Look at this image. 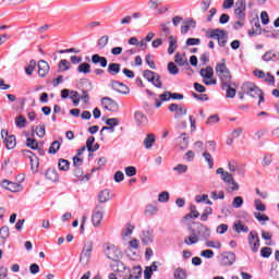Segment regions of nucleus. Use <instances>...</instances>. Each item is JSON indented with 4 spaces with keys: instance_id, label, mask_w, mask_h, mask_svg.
<instances>
[{
    "instance_id": "a19ab883",
    "label": "nucleus",
    "mask_w": 279,
    "mask_h": 279,
    "mask_svg": "<svg viewBox=\"0 0 279 279\" xmlns=\"http://www.w3.org/2000/svg\"><path fill=\"white\" fill-rule=\"evenodd\" d=\"M203 158H205L206 162L208 163L209 169H213L215 167V160H213V156L208 151L203 153Z\"/></svg>"
},
{
    "instance_id": "ea45409f",
    "label": "nucleus",
    "mask_w": 279,
    "mask_h": 279,
    "mask_svg": "<svg viewBox=\"0 0 279 279\" xmlns=\"http://www.w3.org/2000/svg\"><path fill=\"white\" fill-rule=\"evenodd\" d=\"M168 73H170V75H178L180 73V69L171 61L168 63Z\"/></svg>"
},
{
    "instance_id": "dca6fc26",
    "label": "nucleus",
    "mask_w": 279,
    "mask_h": 279,
    "mask_svg": "<svg viewBox=\"0 0 279 279\" xmlns=\"http://www.w3.org/2000/svg\"><path fill=\"white\" fill-rule=\"evenodd\" d=\"M262 60L264 62H278L279 61V51L278 50H268L263 54Z\"/></svg>"
},
{
    "instance_id": "8fccbe9b",
    "label": "nucleus",
    "mask_w": 279,
    "mask_h": 279,
    "mask_svg": "<svg viewBox=\"0 0 279 279\" xmlns=\"http://www.w3.org/2000/svg\"><path fill=\"white\" fill-rule=\"evenodd\" d=\"M27 123V119L23 116H19L15 118V125L16 128H25V124Z\"/></svg>"
},
{
    "instance_id": "5701e85b",
    "label": "nucleus",
    "mask_w": 279,
    "mask_h": 279,
    "mask_svg": "<svg viewBox=\"0 0 279 279\" xmlns=\"http://www.w3.org/2000/svg\"><path fill=\"white\" fill-rule=\"evenodd\" d=\"M94 144H95V136H89L86 141V147H87V151H89V154H93V153L97 151V149H99V144H95V145Z\"/></svg>"
},
{
    "instance_id": "c85d7f7f",
    "label": "nucleus",
    "mask_w": 279,
    "mask_h": 279,
    "mask_svg": "<svg viewBox=\"0 0 279 279\" xmlns=\"http://www.w3.org/2000/svg\"><path fill=\"white\" fill-rule=\"evenodd\" d=\"M99 204H106V202H110V190H102L98 194Z\"/></svg>"
},
{
    "instance_id": "72a5a7b5",
    "label": "nucleus",
    "mask_w": 279,
    "mask_h": 279,
    "mask_svg": "<svg viewBox=\"0 0 279 279\" xmlns=\"http://www.w3.org/2000/svg\"><path fill=\"white\" fill-rule=\"evenodd\" d=\"M109 41H110V37L108 35L101 36L97 40V48L98 49H106V46L108 45Z\"/></svg>"
},
{
    "instance_id": "9d476101",
    "label": "nucleus",
    "mask_w": 279,
    "mask_h": 279,
    "mask_svg": "<svg viewBox=\"0 0 279 279\" xmlns=\"http://www.w3.org/2000/svg\"><path fill=\"white\" fill-rule=\"evenodd\" d=\"M104 221V206L97 205L92 215V223L95 228Z\"/></svg>"
},
{
    "instance_id": "393cba45",
    "label": "nucleus",
    "mask_w": 279,
    "mask_h": 279,
    "mask_svg": "<svg viewBox=\"0 0 279 279\" xmlns=\"http://www.w3.org/2000/svg\"><path fill=\"white\" fill-rule=\"evenodd\" d=\"M199 73L201 77H204L205 80H213V76L215 75V70H213V66H207L205 69H201Z\"/></svg>"
},
{
    "instance_id": "412c9836",
    "label": "nucleus",
    "mask_w": 279,
    "mask_h": 279,
    "mask_svg": "<svg viewBox=\"0 0 279 279\" xmlns=\"http://www.w3.org/2000/svg\"><path fill=\"white\" fill-rule=\"evenodd\" d=\"M46 179L49 182H60V175H58V170L49 168L46 173Z\"/></svg>"
},
{
    "instance_id": "e2e57ef3",
    "label": "nucleus",
    "mask_w": 279,
    "mask_h": 279,
    "mask_svg": "<svg viewBox=\"0 0 279 279\" xmlns=\"http://www.w3.org/2000/svg\"><path fill=\"white\" fill-rule=\"evenodd\" d=\"M106 125H108L109 128H117V125H119V119L117 118L107 119Z\"/></svg>"
},
{
    "instance_id": "4be33fe9",
    "label": "nucleus",
    "mask_w": 279,
    "mask_h": 279,
    "mask_svg": "<svg viewBox=\"0 0 279 279\" xmlns=\"http://www.w3.org/2000/svg\"><path fill=\"white\" fill-rule=\"evenodd\" d=\"M134 119L137 123V125L145 126L147 123H149V120L147 119V116L141 111H136L134 114Z\"/></svg>"
},
{
    "instance_id": "0e129e2a",
    "label": "nucleus",
    "mask_w": 279,
    "mask_h": 279,
    "mask_svg": "<svg viewBox=\"0 0 279 279\" xmlns=\"http://www.w3.org/2000/svg\"><path fill=\"white\" fill-rule=\"evenodd\" d=\"M210 3H213V1L211 0H202V2H201V10H202V12H208V8H210Z\"/></svg>"
},
{
    "instance_id": "09e8293b",
    "label": "nucleus",
    "mask_w": 279,
    "mask_h": 279,
    "mask_svg": "<svg viewBox=\"0 0 279 279\" xmlns=\"http://www.w3.org/2000/svg\"><path fill=\"white\" fill-rule=\"evenodd\" d=\"M158 213V206L156 205H147L145 209V215H156Z\"/></svg>"
},
{
    "instance_id": "aec40b11",
    "label": "nucleus",
    "mask_w": 279,
    "mask_h": 279,
    "mask_svg": "<svg viewBox=\"0 0 279 279\" xmlns=\"http://www.w3.org/2000/svg\"><path fill=\"white\" fill-rule=\"evenodd\" d=\"M92 62L93 64H99L102 69H106V66H108V59L99 54H93Z\"/></svg>"
},
{
    "instance_id": "69168bd1",
    "label": "nucleus",
    "mask_w": 279,
    "mask_h": 279,
    "mask_svg": "<svg viewBox=\"0 0 279 279\" xmlns=\"http://www.w3.org/2000/svg\"><path fill=\"white\" fill-rule=\"evenodd\" d=\"M180 138H182L183 144L180 146V149L184 150L189 147V137H186V133H182Z\"/></svg>"
},
{
    "instance_id": "603ef678",
    "label": "nucleus",
    "mask_w": 279,
    "mask_h": 279,
    "mask_svg": "<svg viewBox=\"0 0 279 279\" xmlns=\"http://www.w3.org/2000/svg\"><path fill=\"white\" fill-rule=\"evenodd\" d=\"M271 254H272V250L269 246H265L260 250V256L263 258H269V256H271Z\"/></svg>"
},
{
    "instance_id": "2eb2a0df",
    "label": "nucleus",
    "mask_w": 279,
    "mask_h": 279,
    "mask_svg": "<svg viewBox=\"0 0 279 279\" xmlns=\"http://www.w3.org/2000/svg\"><path fill=\"white\" fill-rule=\"evenodd\" d=\"M82 84H85L86 86H88V88L82 89L83 95L78 98L84 101V104H88V101H90V96H88V92L93 90V83H90V81H88L87 78H83Z\"/></svg>"
},
{
    "instance_id": "13d9d810",
    "label": "nucleus",
    "mask_w": 279,
    "mask_h": 279,
    "mask_svg": "<svg viewBox=\"0 0 279 279\" xmlns=\"http://www.w3.org/2000/svg\"><path fill=\"white\" fill-rule=\"evenodd\" d=\"M124 171L129 178H134V175H136V167L129 166L124 169Z\"/></svg>"
},
{
    "instance_id": "58836bf2",
    "label": "nucleus",
    "mask_w": 279,
    "mask_h": 279,
    "mask_svg": "<svg viewBox=\"0 0 279 279\" xmlns=\"http://www.w3.org/2000/svg\"><path fill=\"white\" fill-rule=\"evenodd\" d=\"M232 86H236V85L225 86V88H227V98L228 99H234V97H236V89Z\"/></svg>"
},
{
    "instance_id": "bf43d9fd",
    "label": "nucleus",
    "mask_w": 279,
    "mask_h": 279,
    "mask_svg": "<svg viewBox=\"0 0 279 279\" xmlns=\"http://www.w3.org/2000/svg\"><path fill=\"white\" fill-rule=\"evenodd\" d=\"M8 191H11V193H19V191H21V184L11 181Z\"/></svg>"
},
{
    "instance_id": "de8ad7c7",
    "label": "nucleus",
    "mask_w": 279,
    "mask_h": 279,
    "mask_svg": "<svg viewBox=\"0 0 279 279\" xmlns=\"http://www.w3.org/2000/svg\"><path fill=\"white\" fill-rule=\"evenodd\" d=\"M174 62L177 64H179V66H184V64H189V61L184 58H182V56L180 53H177L174 56Z\"/></svg>"
},
{
    "instance_id": "3c124183",
    "label": "nucleus",
    "mask_w": 279,
    "mask_h": 279,
    "mask_svg": "<svg viewBox=\"0 0 279 279\" xmlns=\"http://www.w3.org/2000/svg\"><path fill=\"white\" fill-rule=\"evenodd\" d=\"M264 82L270 86H274L276 84V77L271 73L267 72L266 76L264 77Z\"/></svg>"
},
{
    "instance_id": "6e6552de",
    "label": "nucleus",
    "mask_w": 279,
    "mask_h": 279,
    "mask_svg": "<svg viewBox=\"0 0 279 279\" xmlns=\"http://www.w3.org/2000/svg\"><path fill=\"white\" fill-rule=\"evenodd\" d=\"M168 110L170 112H175L174 113V119H182V117H185V114L189 112L186 107L184 105H178V104H170L168 107Z\"/></svg>"
},
{
    "instance_id": "4468645a",
    "label": "nucleus",
    "mask_w": 279,
    "mask_h": 279,
    "mask_svg": "<svg viewBox=\"0 0 279 279\" xmlns=\"http://www.w3.org/2000/svg\"><path fill=\"white\" fill-rule=\"evenodd\" d=\"M235 260L236 254L232 252H226L222 254L221 265H223L225 267H230V265H234Z\"/></svg>"
},
{
    "instance_id": "4d7b16f0",
    "label": "nucleus",
    "mask_w": 279,
    "mask_h": 279,
    "mask_svg": "<svg viewBox=\"0 0 279 279\" xmlns=\"http://www.w3.org/2000/svg\"><path fill=\"white\" fill-rule=\"evenodd\" d=\"M253 215H254L255 219H257V221H259L260 223H263V221H269L268 216L265 215V214H260V213L255 211Z\"/></svg>"
},
{
    "instance_id": "49530a36",
    "label": "nucleus",
    "mask_w": 279,
    "mask_h": 279,
    "mask_svg": "<svg viewBox=\"0 0 279 279\" xmlns=\"http://www.w3.org/2000/svg\"><path fill=\"white\" fill-rule=\"evenodd\" d=\"M254 206L259 213H265V210H267V206H265L260 199H255Z\"/></svg>"
},
{
    "instance_id": "bb28decb",
    "label": "nucleus",
    "mask_w": 279,
    "mask_h": 279,
    "mask_svg": "<svg viewBox=\"0 0 279 279\" xmlns=\"http://www.w3.org/2000/svg\"><path fill=\"white\" fill-rule=\"evenodd\" d=\"M168 38H169L168 53L172 56V53H175V49H178V39L174 38L173 35H170Z\"/></svg>"
},
{
    "instance_id": "f3484780",
    "label": "nucleus",
    "mask_w": 279,
    "mask_h": 279,
    "mask_svg": "<svg viewBox=\"0 0 279 279\" xmlns=\"http://www.w3.org/2000/svg\"><path fill=\"white\" fill-rule=\"evenodd\" d=\"M141 241L144 245H149V244L154 243V230L147 229V230L142 231Z\"/></svg>"
},
{
    "instance_id": "f8f14e48",
    "label": "nucleus",
    "mask_w": 279,
    "mask_h": 279,
    "mask_svg": "<svg viewBox=\"0 0 279 279\" xmlns=\"http://www.w3.org/2000/svg\"><path fill=\"white\" fill-rule=\"evenodd\" d=\"M101 104L105 110H109V112H117L119 111V104L110 97H104L101 99Z\"/></svg>"
},
{
    "instance_id": "a878e982",
    "label": "nucleus",
    "mask_w": 279,
    "mask_h": 279,
    "mask_svg": "<svg viewBox=\"0 0 279 279\" xmlns=\"http://www.w3.org/2000/svg\"><path fill=\"white\" fill-rule=\"evenodd\" d=\"M143 276V268L141 266H134L133 272L130 274L128 277H124V279H141Z\"/></svg>"
},
{
    "instance_id": "20e7f679",
    "label": "nucleus",
    "mask_w": 279,
    "mask_h": 279,
    "mask_svg": "<svg viewBox=\"0 0 279 279\" xmlns=\"http://www.w3.org/2000/svg\"><path fill=\"white\" fill-rule=\"evenodd\" d=\"M242 90L245 93V95H248V97H252L253 99H256L258 97L257 106H260V104H265V94H263V90L256 86V84L252 82H246L242 85Z\"/></svg>"
},
{
    "instance_id": "5fc2aeb1",
    "label": "nucleus",
    "mask_w": 279,
    "mask_h": 279,
    "mask_svg": "<svg viewBox=\"0 0 279 279\" xmlns=\"http://www.w3.org/2000/svg\"><path fill=\"white\" fill-rule=\"evenodd\" d=\"M241 206H243V197L241 196H235L233 198V202H232V207L233 208H241Z\"/></svg>"
},
{
    "instance_id": "9b49d317",
    "label": "nucleus",
    "mask_w": 279,
    "mask_h": 279,
    "mask_svg": "<svg viewBox=\"0 0 279 279\" xmlns=\"http://www.w3.org/2000/svg\"><path fill=\"white\" fill-rule=\"evenodd\" d=\"M92 254H93V242L88 241L83 246V251L80 256V263H84V260L88 263V260H90Z\"/></svg>"
},
{
    "instance_id": "c03bdc74",
    "label": "nucleus",
    "mask_w": 279,
    "mask_h": 279,
    "mask_svg": "<svg viewBox=\"0 0 279 279\" xmlns=\"http://www.w3.org/2000/svg\"><path fill=\"white\" fill-rule=\"evenodd\" d=\"M34 71H36V60H31L27 68H25L26 75H33Z\"/></svg>"
},
{
    "instance_id": "473e14b6",
    "label": "nucleus",
    "mask_w": 279,
    "mask_h": 279,
    "mask_svg": "<svg viewBox=\"0 0 279 279\" xmlns=\"http://www.w3.org/2000/svg\"><path fill=\"white\" fill-rule=\"evenodd\" d=\"M31 170L33 173H38V167H40V161L37 156L31 157Z\"/></svg>"
},
{
    "instance_id": "c756f323",
    "label": "nucleus",
    "mask_w": 279,
    "mask_h": 279,
    "mask_svg": "<svg viewBox=\"0 0 279 279\" xmlns=\"http://www.w3.org/2000/svg\"><path fill=\"white\" fill-rule=\"evenodd\" d=\"M8 236H10V228H8V226H3L0 229V245L5 244V239H8Z\"/></svg>"
},
{
    "instance_id": "a18cd8bd",
    "label": "nucleus",
    "mask_w": 279,
    "mask_h": 279,
    "mask_svg": "<svg viewBox=\"0 0 279 279\" xmlns=\"http://www.w3.org/2000/svg\"><path fill=\"white\" fill-rule=\"evenodd\" d=\"M26 147H29V149H38V142L35 138L28 137L26 138Z\"/></svg>"
},
{
    "instance_id": "6ab92c4d",
    "label": "nucleus",
    "mask_w": 279,
    "mask_h": 279,
    "mask_svg": "<svg viewBox=\"0 0 279 279\" xmlns=\"http://www.w3.org/2000/svg\"><path fill=\"white\" fill-rule=\"evenodd\" d=\"M233 230L234 232H236V234H241V232H244V234H247V232H250V227L245 226L241 220H235L233 222Z\"/></svg>"
},
{
    "instance_id": "423d86ee",
    "label": "nucleus",
    "mask_w": 279,
    "mask_h": 279,
    "mask_svg": "<svg viewBox=\"0 0 279 279\" xmlns=\"http://www.w3.org/2000/svg\"><path fill=\"white\" fill-rule=\"evenodd\" d=\"M216 173L220 175L225 184H232L231 191H239V183L234 181V178L232 177L231 173H229L228 171H225L223 168H218L216 170Z\"/></svg>"
},
{
    "instance_id": "052dcab7",
    "label": "nucleus",
    "mask_w": 279,
    "mask_h": 279,
    "mask_svg": "<svg viewBox=\"0 0 279 279\" xmlns=\"http://www.w3.org/2000/svg\"><path fill=\"white\" fill-rule=\"evenodd\" d=\"M113 180L117 183L123 182V180H125V174H123L122 171H117L113 175Z\"/></svg>"
},
{
    "instance_id": "b1692460",
    "label": "nucleus",
    "mask_w": 279,
    "mask_h": 279,
    "mask_svg": "<svg viewBox=\"0 0 279 279\" xmlns=\"http://www.w3.org/2000/svg\"><path fill=\"white\" fill-rule=\"evenodd\" d=\"M155 143H156V135H154L153 133L147 134L146 137L144 138L145 149H151Z\"/></svg>"
},
{
    "instance_id": "c9c22d12",
    "label": "nucleus",
    "mask_w": 279,
    "mask_h": 279,
    "mask_svg": "<svg viewBox=\"0 0 279 279\" xmlns=\"http://www.w3.org/2000/svg\"><path fill=\"white\" fill-rule=\"evenodd\" d=\"M158 73H156V72H154V71H151V70H145L144 72H143V77H145V80H147V82H154L155 80H156V75H157Z\"/></svg>"
},
{
    "instance_id": "6e6d98bb",
    "label": "nucleus",
    "mask_w": 279,
    "mask_h": 279,
    "mask_svg": "<svg viewBox=\"0 0 279 279\" xmlns=\"http://www.w3.org/2000/svg\"><path fill=\"white\" fill-rule=\"evenodd\" d=\"M158 202H160L161 204H165V203L169 202V192H167V191L161 192L158 195Z\"/></svg>"
},
{
    "instance_id": "37998d69",
    "label": "nucleus",
    "mask_w": 279,
    "mask_h": 279,
    "mask_svg": "<svg viewBox=\"0 0 279 279\" xmlns=\"http://www.w3.org/2000/svg\"><path fill=\"white\" fill-rule=\"evenodd\" d=\"M78 73H84L85 75L90 73V64L84 62L81 63L77 68Z\"/></svg>"
},
{
    "instance_id": "864d4df0",
    "label": "nucleus",
    "mask_w": 279,
    "mask_h": 279,
    "mask_svg": "<svg viewBox=\"0 0 279 279\" xmlns=\"http://www.w3.org/2000/svg\"><path fill=\"white\" fill-rule=\"evenodd\" d=\"M173 171H178L179 174L186 173V171H189V166L179 163L173 168Z\"/></svg>"
},
{
    "instance_id": "7c9ffc66",
    "label": "nucleus",
    "mask_w": 279,
    "mask_h": 279,
    "mask_svg": "<svg viewBox=\"0 0 279 279\" xmlns=\"http://www.w3.org/2000/svg\"><path fill=\"white\" fill-rule=\"evenodd\" d=\"M107 71L109 75H119L121 73V65L119 63H109Z\"/></svg>"
},
{
    "instance_id": "f257e3e1",
    "label": "nucleus",
    "mask_w": 279,
    "mask_h": 279,
    "mask_svg": "<svg viewBox=\"0 0 279 279\" xmlns=\"http://www.w3.org/2000/svg\"><path fill=\"white\" fill-rule=\"evenodd\" d=\"M191 236L184 240L185 245H195L198 241H208L210 229L204 225H198L197 229L190 228Z\"/></svg>"
},
{
    "instance_id": "a211bd4d",
    "label": "nucleus",
    "mask_w": 279,
    "mask_h": 279,
    "mask_svg": "<svg viewBox=\"0 0 279 279\" xmlns=\"http://www.w3.org/2000/svg\"><path fill=\"white\" fill-rule=\"evenodd\" d=\"M37 66H38V72L37 73H38L39 77H47V74L50 71L49 63L45 60H39L37 62Z\"/></svg>"
},
{
    "instance_id": "39448f33",
    "label": "nucleus",
    "mask_w": 279,
    "mask_h": 279,
    "mask_svg": "<svg viewBox=\"0 0 279 279\" xmlns=\"http://www.w3.org/2000/svg\"><path fill=\"white\" fill-rule=\"evenodd\" d=\"M207 38L217 40L219 47H226L228 45V31L221 28L209 29L206 34Z\"/></svg>"
},
{
    "instance_id": "f704fd0d",
    "label": "nucleus",
    "mask_w": 279,
    "mask_h": 279,
    "mask_svg": "<svg viewBox=\"0 0 279 279\" xmlns=\"http://www.w3.org/2000/svg\"><path fill=\"white\" fill-rule=\"evenodd\" d=\"M58 167H59V171H69L71 167V162L66 159L60 158L58 162Z\"/></svg>"
},
{
    "instance_id": "ddd939ff",
    "label": "nucleus",
    "mask_w": 279,
    "mask_h": 279,
    "mask_svg": "<svg viewBox=\"0 0 279 279\" xmlns=\"http://www.w3.org/2000/svg\"><path fill=\"white\" fill-rule=\"evenodd\" d=\"M110 86L112 90H116V93H120L121 95H130V87L119 81H111Z\"/></svg>"
},
{
    "instance_id": "774afa93",
    "label": "nucleus",
    "mask_w": 279,
    "mask_h": 279,
    "mask_svg": "<svg viewBox=\"0 0 279 279\" xmlns=\"http://www.w3.org/2000/svg\"><path fill=\"white\" fill-rule=\"evenodd\" d=\"M35 132L39 138H45V125H38Z\"/></svg>"
},
{
    "instance_id": "1a4fd4ad",
    "label": "nucleus",
    "mask_w": 279,
    "mask_h": 279,
    "mask_svg": "<svg viewBox=\"0 0 279 279\" xmlns=\"http://www.w3.org/2000/svg\"><path fill=\"white\" fill-rule=\"evenodd\" d=\"M245 10H247L245 0H236L234 14L238 21H245Z\"/></svg>"
},
{
    "instance_id": "79ce46f5",
    "label": "nucleus",
    "mask_w": 279,
    "mask_h": 279,
    "mask_svg": "<svg viewBox=\"0 0 279 279\" xmlns=\"http://www.w3.org/2000/svg\"><path fill=\"white\" fill-rule=\"evenodd\" d=\"M59 71H69V69H71V62H69V60L66 59H62L59 64Z\"/></svg>"
},
{
    "instance_id": "e433bc0d",
    "label": "nucleus",
    "mask_w": 279,
    "mask_h": 279,
    "mask_svg": "<svg viewBox=\"0 0 279 279\" xmlns=\"http://www.w3.org/2000/svg\"><path fill=\"white\" fill-rule=\"evenodd\" d=\"M61 145L60 141H53L48 149V154H58Z\"/></svg>"
},
{
    "instance_id": "0eeeda50",
    "label": "nucleus",
    "mask_w": 279,
    "mask_h": 279,
    "mask_svg": "<svg viewBox=\"0 0 279 279\" xmlns=\"http://www.w3.org/2000/svg\"><path fill=\"white\" fill-rule=\"evenodd\" d=\"M248 245L253 254H256V252H258V250L260 248V238L258 236V232L254 230L250 232Z\"/></svg>"
},
{
    "instance_id": "7ed1b4c3",
    "label": "nucleus",
    "mask_w": 279,
    "mask_h": 279,
    "mask_svg": "<svg viewBox=\"0 0 279 279\" xmlns=\"http://www.w3.org/2000/svg\"><path fill=\"white\" fill-rule=\"evenodd\" d=\"M216 74L220 78L222 88H226V86H236V84L232 82L230 70L226 66V59H222V63H217Z\"/></svg>"
},
{
    "instance_id": "680f3d73",
    "label": "nucleus",
    "mask_w": 279,
    "mask_h": 279,
    "mask_svg": "<svg viewBox=\"0 0 279 279\" xmlns=\"http://www.w3.org/2000/svg\"><path fill=\"white\" fill-rule=\"evenodd\" d=\"M156 88H162V81H160V74L155 75V80L150 82Z\"/></svg>"
},
{
    "instance_id": "cd10ccee",
    "label": "nucleus",
    "mask_w": 279,
    "mask_h": 279,
    "mask_svg": "<svg viewBox=\"0 0 279 279\" xmlns=\"http://www.w3.org/2000/svg\"><path fill=\"white\" fill-rule=\"evenodd\" d=\"M3 143L5 144L7 149H14L16 147V136L9 135L4 138Z\"/></svg>"
},
{
    "instance_id": "338daca9",
    "label": "nucleus",
    "mask_w": 279,
    "mask_h": 279,
    "mask_svg": "<svg viewBox=\"0 0 279 279\" xmlns=\"http://www.w3.org/2000/svg\"><path fill=\"white\" fill-rule=\"evenodd\" d=\"M160 101H170L171 99V92L166 90L163 94L159 95Z\"/></svg>"
},
{
    "instance_id": "4c0bfd02",
    "label": "nucleus",
    "mask_w": 279,
    "mask_h": 279,
    "mask_svg": "<svg viewBox=\"0 0 279 279\" xmlns=\"http://www.w3.org/2000/svg\"><path fill=\"white\" fill-rule=\"evenodd\" d=\"M134 232V225L128 222L125 228L122 230V236L125 239V236H130Z\"/></svg>"
},
{
    "instance_id": "f03ea898",
    "label": "nucleus",
    "mask_w": 279,
    "mask_h": 279,
    "mask_svg": "<svg viewBox=\"0 0 279 279\" xmlns=\"http://www.w3.org/2000/svg\"><path fill=\"white\" fill-rule=\"evenodd\" d=\"M105 254L109 260L117 263V271H121V269H123V271H128L130 274V268L126 267L123 262L119 260V258H121V250H119V247H117L114 244L108 243L106 244Z\"/></svg>"
},
{
    "instance_id": "2f4dec72",
    "label": "nucleus",
    "mask_w": 279,
    "mask_h": 279,
    "mask_svg": "<svg viewBox=\"0 0 279 279\" xmlns=\"http://www.w3.org/2000/svg\"><path fill=\"white\" fill-rule=\"evenodd\" d=\"M173 278L174 279H187L189 275H186V270H184V268L178 267L173 271Z\"/></svg>"
}]
</instances>
